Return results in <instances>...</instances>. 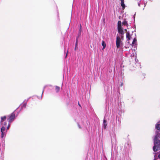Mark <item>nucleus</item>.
I'll return each instance as SVG.
<instances>
[{"label": "nucleus", "instance_id": "a211bd4d", "mask_svg": "<svg viewBox=\"0 0 160 160\" xmlns=\"http://www.w3.org/2000/svg\"><path fill=\"white\" fill-rule=\"evenodd\" d=\"M137 41V39L136 38H134L132 42V44H134Z\"/></svg>", "mask_w": 160, "mask_h": 160}, {"label": "nucleus", "instance_id": "f257e3e1", "mask_svg": "<svg viewBox=\"0 0 160 160\" xmlns=\"http://www.w3.org/2000/svg\"><path fill=\"white\" fill-rule=\"evenodd\" d=\"M19 111V109H17L15 110L10 115L7 116L8 118L7 120L8 122V126L7 127V129H9L10 126V124L14 120L15 118V117L18 115V112Z\"/></svg>", "mask_w": 160, "mask_h": 160}, {"label": "nucleus", "instance_id": "7ed1b4c3", "mask_svg": "<svg viewBox=\"0 0 160 160\" xmlns=\"http://www.w3.org/2000/svg\"><path fill=\"white\" fill-rule=\"evenodd\" d=\"M6 120L7 117L6 116L1 117V123L2 126H7V122Z\"/></svg>", "mask_w": 160, "mask_h": 160}, {"label": "nucleus", "instance_id": "6e6552de", "mask_svg": "<svg viewBox=\"0 0 160 160\" xmlns=\"http://www.w3.org/2000/svg\"><path fill=\"white\" fill-rule=\"evenodd\" d=\"M126 38L127 39L129 40L131 39V37L130 35V33L129 32H127L126 33Z\"/></svg>", "mask_w": 160, "mask_h": 160}, {"label": "nucleus", "instance_id": "4468645a", "mask_svg": "<svg viewBox=\"0 0 160 160\" xmlns=\"http://www.w3.org/2000/svg\"><path fill=\"white\" fill-rule=\"evenodd\" d=\"M2 128L1 129V131H6V128H5V127H6V126H2Z\"/></svg>", "mask_w": 160, "mask_h": 160}, {"label": "nucleus", "instance_id": "0eeeda50", "mask_svg": "<svg viewBox=\"0 0 160 160\" xmlns=\"http://www.w3.org/2000/svg\"><path fill=\"white\" fill-rule=\"evenodd\" d=\"M121 5L122 7V9H124L125 7V5L124 4V0H121Z\"/></svg>", "mask_w": 160, "mask_h": 160}, {"label": "nucleus", "instance_id": "ddd939ff", "mask_svg": "<svg viewBox=\"0 0 160 160\" xmlns=\"http://www.w3.org/2000/svg\"><path fill=\"white\" fill-rule=\"evenodd\" d=\"M55 90L56 92H58L60 90V88L57 86H55Z\"/></svg>", "mask_w": 160, "mask_h": 160}, {"label": "nucleus", "instance_id": "9b49d317", "mask_svg": "<svg viewBox=\"0 0 160 160\" xmlns=\"http://www.w3.org/2000/svg\"><path fill=\"white\" fill-rule=\"evenodd\" d=\"M122 27V22L120 21H119L118 23V28H120Z\"/></svg>", "mask_w": 160, "mask_h": 160}, {"label": "nucleus", "instance_id": "393cba45", "mask_svg": "<svg viewBox=\"0 0 160 160\" xmlns=\"http://www.w3.org/2000/svg\"><path fill=\"white\" fill-rule=\"evenodd\" d=\"M78 105H79L80 106H81V105H80V104L79 103V102H78Z\"/></svg>", "mask_w": 160, "mask_h": 160}, {"label": "nucleus", "instance_id": "f8f14e48", "mask_svg": "<svg viewBox=\"0 0 160 160\" xmlns=\"http://www.w3.org/2000/svg\"><path fill=\"white\" fill-rule=\"evenodd\" d=\"M78 38H77L76 40V42L75 43V47L74 48L75 50H76V49L78 48Z\"/></svg>", "mask_w": 160, "mask_h": 160}, {"label": "nucleus", "instance_id": "423d86ee", "mask_svg": "<svg viewBox=\"0 0 160 160\" xmlns=\"http://www.w3.org/2000/svg\"><path fill=\"white\" fill-rule=\"evenodd\" d=\"M158 144L157 142H154V145L153 147V149L154 152H157L158 151V147L155 145V144Z\"/></svg>", "mask_w": 160, "mask_h": 160}, {"label": "nucleus", "instance_id": "b1692460", "mask_svg": "<svg viewBox=\"0 0 160 160\" xmlns=\"http://www.w3.org/2000/svg\"><path fill=\"white\" fill-rule=\"evenodd\" d=\"M125 31H126V32H127V30L126 29H125Z\"/></svg>", "mask_w": 160, "mask_h": 160}, {"label": "nucleus", "instance_id": "5701e85b", "mask_svg": "<svg viewBox=\"0 0 160 160\" xmlns=\"http://www.w3.org/2000/svg\"><path fill=\"white\" fill-rule=\"evenodd\" d=\"M78 127H79L80 128H81V126H80V125L79 124H78Z\"/></svg>", "mask_w": 160, "mask_h": 160}, {"label": "nucleus", "instance_id": "9d476101", "mask_svg": "<svg viewBox=\"0 0 160 160\" xmlns=\"http://www.w3.org/2000/svg\"><path fill=\"white\" fill-rule=\"evenodd\" d=\"M122 25H124L126 26H128V23L127 22L125 19L122 22Z\"/></svg>", "mask_w": 160, "mask_h": 160}, {"label": "nucleus", "instance_id": "412c9836", "mask_svg": "<svg viewBox=\"0 0 160 160\" xmlns=\"http://www.w3.org/2000/svg\"><path fill=\"white\" fill-rule=\"evenodd\" d=\"M157 142H158V143H159L158 145L160 146V140L158 141Z\"/></svg>", "mask_w": 160, "mask_h": 160}, {"label": "nucleus", "instance_id": "aec40b11", "mask_svg": "<svg viewBox=\"0 0 160 160\" xmlns=\"http://www.w3.org/2000/svg\"><path fill=\"white\" fill-rule=\"evenodd\" d=\"M123 82H121V84L120 86L121 87H122V86H123Z\"/></svg>", "mask_w": 160, "mask_h": 160}, {"label": "nucleus", "instance_id": "f03ea898", "mask_svg": "<svg viewBox=\"0 0 160 160\" xmlns=\"http://www.w3.org/2000/svg\"><path fill=\"white\" fill-rule=\"evenodd\" d=\"M7 131H1V142L0 144V149H2V151L4 150L5 147V140L4 138H5L6 134Z\"/></svg>", "mask_w": 160, "mask_h": 160}, {"label": "nucleus", "instance_id": "dca6fc26", "mask_svg": "<svg viewBox=\"0 0 160 160\" xmlns=\"http://www.w3.org/2000/svg\"><path fill=\"white\" fill-rule=\"evenodd\" d=\"M103 125L104 127V128H106V127L107 125V121L105 119H104L103 120Z\"/></svg>", "mask_w": 160, "mask_h": 160}, {"label": "nucleus", "instance_id": "39448f33", "mask_svg": "<svg viewBox=\"0 0 160 160\" xmlns=\"http://www.w3.org/2000/svg\"><path fill=\"white\" fill-rule=\"evenodd\" d=\"M118 31L119 33L122 35H123L124 34V33L123 31L122 27L118 28Z\"/></svg>", "mask_w": 160, "mask_h": 160}, {"label": "nucleus", "instance_id": "20e7f679", "mask_svg": "<svg viewBox=\"0 0 160 160\" xmlns=\"http://www.w3.org/2000/svg\"><path fill=\"white\" fill-rule=\"evenodd\" d=\"M122 43V42L120 38L118 35L117 36L116 41V45L117 48H120L121 44Z\"/></svg>", "mask_w": 160, "mask_h": 160}, {"label": "nucleus", "instance_id": "f3484780", "mask_svg": "<svg viewBox=\"0 0 160 160\" xmlns=\"http://www.w3.org/2000/svg\"><path fill=\"white\" fill-rule=\"evenodd\" d=\"M156 128L158 130H160V124H158L156 126Z\"/></svg>", "mask_w": 160, "mask_h": 160}, {"label": "nucleus", "instance_id": "1a4fd4ad", "mask_svg": "<svg viewBox=\"0 0 160 160\" xmlns=\"http://www.w3.org/2000/svg\"><path fill=\"white\" fill-rule=\"evenodd\" d=\"M102 45L103 46V49H104L106 47V44L104 41H102Z\"/></svg>", "mask_w": 160, "mask_h": 160}, {"label": "nucleus", "instance_id": "a878e982", "mask_svg": "<svg viewBox=\"0 0 160 160\" xmlns=\"http://www.w3.org/2000/svg\"><path fill=\"white\" fill-rule=\"evenodd\" d=\"M67 55V54H66V58Z\"/></svg>", "mask_w": 160, "mask_h": 160}, {"label": "nucleus", "instance_id": "2eb2a0df", "mask_svg": "<svg viewBox=\"0 0 160 160\" xmlns=\"http://www.w3.org/2000/svg\"><path fill=\"white\" fill-rule=\"evenodd\" d=\"M27 101H26L25 102H23V105L22 106V108H25L26 107V105H27Z\"/></svg>", "mask_w": 160, "mask_h": 160}, {"label": "nucleus", "instance_id": "6ab92c4d", "mask_svg": "<svg viewBox=\"0 0 160 160\" xmlns=\"http://www.w3.org/2000/svg\"><path fill=\"white\" fill-rule=\"evenodd\" d=\"M81 25H80V28L79 29V33H78V35H81Z\"/></svg>", "mask_w": 160, "mask_h": 160}, {"label": "nucleus", "instance_id": "4be33fe9", "mask_svg": "<svg viewBox=\"0 0 160 160\" xmlns=\"http://www.w3.org/2000/svg\"><path fill=\"white\" fill-rule=\"evenodd\" d=\"M121 37L122 39H123V36L122 35L121 36Z\"/></svg>", "mask_w": 160, "mask_h": 160}]
</instances>
